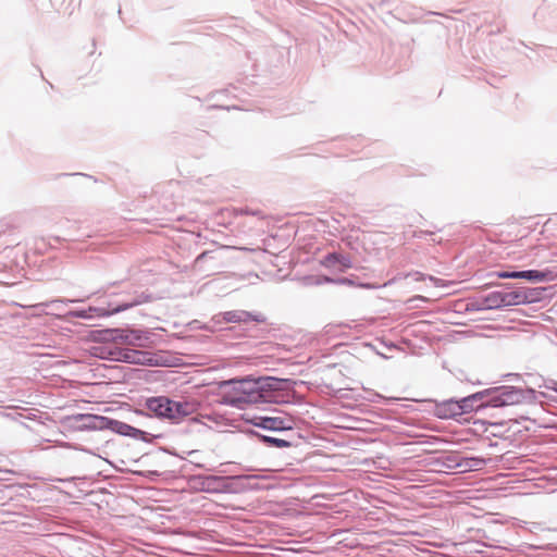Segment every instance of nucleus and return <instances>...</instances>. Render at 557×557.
<instances>
[{"label": "nucleus", "mask_w": 557, "mask_h": 557, "mask_svg": "<svg viewBox=\"0 0 557 557\" xmlns=\"http://www.w3.org/2000/svg\"><path fill=\"white\" fill-rule=\"evenodd\" d=\"M437 414L440 418L448 419L461 416V409L458 400H447L437 406Z\"/></svg>", "instance_id": "nucleus-8"}, {"label": "nucleus", "mask_w": 557, "mask_h": 557, "mask_svg": "<svg viewBox=\"0 0 557 557\" xmlns=\"http://www.w3.org/2000/svg\"><path fill=\"white\" fill-rule=\"evenodd\" d=\"M126 308H127V306L116 308V309L112 310L111 313L119 312V311L124 310ZM89 311H94L98 317H104V315L110 314V312L106 311L104 309H92V308H89Z\"/></svg>", "instance_id": "nucleus-15"}, {"label": "nucleus", "mask_w": 557, "mask_h": 557, "mask_svg": "<svg viewBox=\"0 0 557 557\" xmlns=\"http://www.w3.org/2000/svg\"><path fill=\"white\" fill-rule=\"evenodd\" d=\"M188 485L196 492L219 493L223 491L224 479L215 475H194L189 478Z\"/></svg>", "instance_id": "nucleus-4"}, {"label": "nucleus", "mask_w": 557, "mask_h": 557, "mask_svg": "<svg viewBox=\"0 0 557 557\" xmlns=\"http://www.w3.org/2000/svg\"><path fill=\"white\" fill-rule=\"evenodd\" d=\"M252 424L272 431L293 429V420L284 417H258L252 420Z\"/></svg>", "instance_id": "nucleus-5"}, {"label": "nucleus", "mask_w": 557, "mask_h": 557, "mask_svg": "<svg viewBox=\"0 0 557 557\" xmlns=\"http://www.w3.org/2000/svg\"><path fill=\"white\" fill-rule=\"evenodd\" d=\"M321 264L326 268H336L337 265H341L342 268L350 267V262L346 257L335 252L325 256L321 261Z\"/></svg>", "instance_id": "nucleus-10"}, {"label": "nucleus", "mask_w": 557, "mask_h": 557, "mask_svg": "<svg viewBox=\"0 0 557 557\" xmlns=\"http://www.w3.org/2000/svg\"><path fill=\"white\" fill-rule=\"evenodd\" d=\"M503 301L504 307H510V306H517L522 305L529 301V297L527 295V292L522 289H517L512 292H503Z\"/></svg>", "instance_id": "nucleus-9"}, {"label": "nucleus", "mask_w": 557, "mask_h": 557, "mask_svg": "<svg viewBox=\"0 0 557 557\" xmlns=\"http://www.w3.org/2000/svg\"><path fill=\"white\" fill-rule=\"evenodd\" d=\"M487 396V392H479L458 400L461 413H469L487 406L503 407L511 405L515 403L516 394L513 392H503L485 399Z\"/></svg>", "instance_id": "nucleus-3"}, {"label": "nucleus", "mask_w": 557, "mask_h": 557, "mask_svg": "<svg viewBox=\"0 0 557 557\" xmlns=\"http://www.w3.org/2000/svg\"><path fill=\"white\" fill-rule=\"evenodd\" d=\"M223 385L231 387L223 395L225 403L237 407L262 401L267 387L265 381L262 379L232 380L224 382Z\"/></svg>", "instance_id": "nucleus-1"}, {"label": "nucleus", "mask_w": 557, "mask_h": 557, "mask_svg": "<svg viewBox=\"0 0 557 557\" xmlns=\"http://www.w3.org/2000/svg\"><path fill=\"white\" fill-rule=\"evenodd\" d=\"M196 466H197V467H200V468L205 467V466H203L202 463H200V462H196Z\"/></svg>", "instance_id": "nucleus-17"}, {"label": "nucleus", "mask_w": 557, "mask_h": 557, "mask_svg": "<svg viewBox=\"0 0 557 557\" xmlns=\"http://www.w3.org/2000/svg\"><path fill=\"white\" fill-rule=\"evenodd\" d=\"M484 305L488 309H497L504 307L503 292H493L484 299Z\"/></svg>", "instance_id": "nucleus-11"}, {"label": "nucleus", "mask_w": 557, "mask_h": 557, "mask_svg": "<svg viewBox=\"0 0 557 557\" xmlns=\"http://www.w3.org/2000/svg\"><path fill=\"white\" fill-rule=\"evenodd\" d=\"M82 0H64L62 3L61 12L64 15H73L81 9Z\"/></svg>", "instance_id": "nucleus-13"}, {"label": "nucleus", "mask_w": 557, "mask_h": 557, "mask_svg": "<svg viewBox=\"0 0 557 557\" xmlns=\"http://www.w3.org/2000/svg\"><path fill=\"white\" fill-rule=\"evenodd\" d=\"M205 255H206V252L201 253V255L198 257V259H200V258L205 257Z\"/></svg>", "instance_id": "nucleus-18"}, {"label": "nucleus", "mask_w": 557, "mask_h": 557, "mask_svg": "<svg viewBox=\"0 0 557 557\" xmlns=\"http://www.w3.org/2000/svg\"><path fill=\"white\" fill-rule=\"evenodd\" d=\"M147 409L158 418L180 422L184 418L194 414L199 408L196 399L172 400L164 396L149 398L146 403Z\"/></svg>", "instance_id": "nucleus-2"}, {"label": "nucleus", "mask_w": 557, "mask_h": 557, "mask_svg": "<svg viewBox=\"0 0 557 557\" xmlns=\"http://www.w3.org/2000/svg\"><path fill=\"white\" fill-rule=\"evenodd\" d=\"M224 320L231 323H246L249 321L263 322L264 318L261 314L253 315L247 311H228L224 313Z\"/></svg>", "instance_id": "nucleus-7"}, {"label": "nucleus", "mask_w": 557, "mask_h": 557, "mask_svg": "<svg viewBox=\"0 0 557 557\" xmlns=\"http://www.w3.org/2000/svg\"><path fill=\"white\" fill-rule=\"evenodd\" d=\"M35 8L45 9L48 7L50 0H29Z\"/></svg>", "instance_id": "nucleus-16"}, {"label": "nucleus", "mask_w": 557, "mask_h": 557, "mask_svg": "<svg viewBox=\"0 0 557 557\" xmlns=\"http://www.w3.org/2000/svg\"><path fill=\"white\" fill-rule=\"evenodd\" d=\"M95 355L100 358H110L112 360H121L122 358L128 360L131 358L128 354H122L121 351L114 352L112 350H109L107 354L103 347H96Z\"/></svg>", "instance_id": "nucleus-12"}, {"label": "nucleus", "mask_w": 557, "mask_h": 557, "mask_svg": "<svg viewBox=\"0 0 557 557\" xmlns=\"http://www.w3.org/2000/svg\"><path fill=\"white\" fill-rule=\"evenodd\" d=\"M261 440L263 443H265L270 446L278 447V448L290 447V445H292L289 442H287L285 440L265 436V435L261 436Z\"/></svg>", "instance_id": "nucleus-14"}, {"label": "nucleus", "mask_w": 557, "mask_h": 557, "mask_svg": "<svg viewBox=\"0 0 557 557\" xmlns=\"http://www.w3.org/2000/svg\"><path fill=\"white\" fill-rule=\"evenodd\" d=\"M549 272H543L537 270H528V271H513V272H496L495 276L498 278H525L533 282H544L547 281L549 276Z\"/></svg>", "instance_id": "nucleus-6"}]
</instances>
